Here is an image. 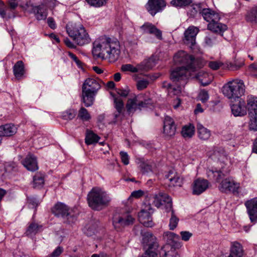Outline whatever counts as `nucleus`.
I'll list each match as a JSON object with an SVG mask.
<instances>
[{
	"label": "nucleus",
	"mask_w": 257,
	"mask_h": 257,
	"mask_svg": "<svg viewBox=\"0 0 257 257\" xmlns=\"http://www.w3.org/2000/svg\"><path fill=\"white\" fill-rule=\"evenodd\" d=\"M93 45L92 54L96 58L107 60L111 63L118 59L120 51L118 41L104 37L95 41Z\"/></svg>",
	"instance_id": "nucleus-1"
},
{
	"label": "nucleus",
	"mask_w": 257,
	"mask_h": 257,
	"mask_svg": "<svg viewBox=\"0 0 257 257\" xmlns=\"http://www.w3.org/2000/svg\"><path fill=\"white\" fill-rule=\"evenodd\" d=\"M100 87L98 79L90 77L85 80L82 87V99L86 107L93 104L94 98Z\"/></svg>",
	"instance_id": "nucleus-2"
},
{
	"label": "nucleus",
	"mask_w": 257,
	"mask_h": 257,
	"mask_svg": "<svg viewBox=\"0 0 257 257\" xmlns=\"http://www.w3.org/2000/svg\"><path fill=\"white\" fill-rule=\"evenodd\" d=\"M110 200L107 192L100 188H93L87 195L88 205L93 210L101 209L102 207L107 205Z\"/></svg>",
	"instance_id": "nucleus-3"
},
{
	"label": "nucleus",
	"mask_w": 257,
	"mask_h": 257,
	"mask_svg": "<svg viewBox=\"0 0 257 257\" xmlns=\"http://www.w3.org/2000/svg\"><path fill=\"white\" fill-rule=\"evenodd\" d=\"M176 64H182L184 67L191 70V71H197L204 65L203 61L199 59H195L191 55L188 54L184 51H179L176 53L173 58Z\"/></svg>",
	"instance_id": "nucleus-4"
},
{
	"label": "nucleus",
	"mask_w": 257,
	"mask_h": 257,
	"mask_svg": "<svg viewBox=\"0 0 257 257\" xmlns=\"http://www.w3.org/2000/svg\"><path fill=\"white\" fill-rule=\"evenodd\" d=\"M51 212L56 217L61 220L63 223L70 224L76 222L77 216L63 203L57 202L51 208Z\"/></svg>",
	"instance_id": "nucleus-5"
},
{
	"label": "nucleus",
	"mask_w": 257,
	"mask_h": 257,
	"mask_svg": "<svg viewBox=\"0 0 257 257\" xmlns=\"http://www.w3.org/2000/svg\"><path fill=\"white\" fill-rule=\"evenodd\" d=\"M222 91L229 99H238L244 94L245 85L241 80H233L225 84L222 87Z\"/></svg>",
	"instance_id": "nucleus-6"
},
{
	"label": "nucleus",
	"mask_w": 257,
	"mask_h": 257,
	"mask_svg": "<svg viewBox=\"0 0 257 257\" xmlns=\"http://www.w3.org/2000/svg\"><path fill=\"white\" fill-rule=\"evenodd\" d=\"M195 71L184 67H177L171 71L170 78L173 82H180V85L184 86L186 83L187 77Z\"/></svg>",
	"instance_id": "nucleus-7"
},
{
	"label": "nucleus",
	"mask_w": 257,
	"mask_h": 257,
	"mask_svg": "<svg viewBox=\"0 0 257 257\" xmlns=\"http://www.w3.org/2000/svg\"><path fill=\"white\" fill-rule=\"evenodd\" d=\"M202 6V4H196L194 5L193 9L196 12H199L201 14L204 20L208 22L209 23L216 21H219L220 18L217 13L211 9L204 8Z\"/></svg>",
	"instance_id": "nucleus-8"
},
{
	"label": "nucleus",
	"mask_w": 257,
	"mask_h": 257,
	"mask_svg": "<svg viewBox=\"0 0 257 257\" xmlns=\"http://www.w3.org/2000/svg\"><path fill=\"white\" fill-rule=\"evenodd\" d=\"M153 204L157 208L165 206L167 209L170 210L172 207L171 198L166 193L160 192L152 195Z\"/></svg>",
	"instance_id": "nucleus-9"
},
{
	"label": "nucleus",
	"mask_w": 257,
	"mask_h": 257,
	"mask_svg": "<svg viewBox=\"0 0 257 257\" xmlns=\"http://www.w3.org/2000/svg\"><path fill=\"white\" fill-rule=\"evenodd\" d=\"M199 31V28L191 26L185 30L183 39L184 43L192 49L196 44V37Z\"/></svg>",
	"instance_id": "nucleus-10"
},
{
	"label": "nucleus",
	"mask_w": 257,
	"mask_h": 257,
	"mask_svg": "<svg viewBox=\"0 0 257 257\" xmlns=\"http://www.w3.org/2000/svg\"><path fill=\"white\" fill-rule=\"evenodd\" d=\"M239 188V184L229 178L222 179L218 186V189L223 193L238 192Z\"/></svg>",
	"instance_id": "nucleus-11"
},
{
	"label": "nucleus",
	"mask_w": 257,
	"mask_h": 257,
	"mask_svg": "<svg viewBox=\"0 0 257 257\" xmlns=\"http://www.w3.org/2000/svg\"><path fill=\"white\" fill-rule=\"evenodd\" d=\"M150 100L140 101L138 100V96H135L133 98H130L127 100L126 108L129 114L133 113L138 109H141L142 108L146 107L149 103Z\"/></svg>",
	"instance_id": "nucleus-12"
},
{
	"label": "nucleus",
	"mask_w": 257,
	"mask_h": 257,
	"mask_svg": "<svg viewBox=\"0 0 257 257\" xmlns=\"http://www.w3.org/2000/svg\"><path fill=\"white\" fill-rule=\"evenodd\" d=\"M154 212V209L151 204H145L141 211L138 213V218L140 223L143 225L149 223L152 221L151 214Z\"/></svg>",
	"instance_id": "nucleus-13"
},
{
	"label": "nucleus",
	"mask_w": 257,
	"mask_h": 257,
	"mask_svg": "<svg viewBox=\"0 0 257 257\" xmlns=\"http://www.w3.org/2000/svg\"><path fill=\"white\" fill-rule=\"evenodd\" d=\"M165 7V0H149L146 4L147 10L153 16L161 11Z\"/></svg>",
	"instance_id": "nucleus-14"
},
{
	"label": "nucleus",
	"mask_w": 257,
	"mask_h": 257,
	"mask_svg": "<svg viewBox=\"0 0 257 257\" xmlns=\"http://www.w3.org/2000/svg\"><path fill=\"white\" fill-rule=\"evenodd\" d=\"M245 206L251 222L256 223L257 222V197L246 201Z\"/></svg>",
	"instance_id": "nucleus-15"
},
{
	"label": "nucleus",
	"mask_w": 257,
	"mask_h": 257,
	"mask_svg": "<svg viewBox=\"0 0 257 257\" xmlns=\"http://www.w3.org/2000/svg\"><path fill=\"white\" fill-rule=\"evenodd\" d=\"M164 134L167 137H172L176 132V125L174 119L169 116H166L164 120Z\"/></svg>",
	"instance_id": "nucleus-16"
},
{
	"label": "nucleus",
	"mask_w": 257,
	"mask_h": 257,
	"mask_svg": "<svg viewBox=\"0 0 257 257\" xmlns=\"http://www.w3.org/2000/svg\"><path fill=\"white\" fill-rule=\"evenodd\" d=\"M166 179L169 183L170 187H181L183 184V179L180 175L174 169L171 170L166 175Z\"/></svg>",
	"instance_id": "nucleus-17"
},
{
	"label": "nucleus",
	"mask_w": 257,
	"mask_h": 257,
	"mask_svg": "<svg viewBox=\"0 0 257 257\" xmlns=\"http://www.w3.org/2000/svg\"><path fill=\"white\" fill-rule=\"evenodd\" d=\"M209 182L204 179L199 178L195 180L192 184V194L199 195L204 192L209 187Z\"/></svg>",
	"instance_id": "nucleus-18"
},
{
	"label": "nucleus",
	"mask_w": 257,
	"mask_h": 257,
	"mask_svg": "<svg viewBox=\"0 0 257 257\" xmlns=\"http://www.w3.org/2000/svg\"><path fill=\"white\" fill-rule=\"evenodd\" d=\"M84 26L80 22H70L66 26V31L69 36L72 39L73 41L75 37L79 33L80 29Z\"/></svg>",
	"instance_id": "nucleus-19"
},
{
	"label": "nucleus",
	"mask_w": 257,
	"mask_h": 257,
	"mask_svg": "<svg viewBox=\"0 0 257 257\" xmlns=\"http://www.w3.org/2000/svg\"><path fill=\"white\" fill-rule=\"evenodd\" d=\"M231 111L235 116H242L246 114L247 107L243 100L238 101L231 105Z\"/></svg>",
	"instance_id": "nucleus-20"
},
{
	"label": "nucleus",
	"mask_w": 257,
	"mask_h": 257,
	"mask_svg": "<svg viewBox=\"0 0 257 257\" xmlns=\"http://www.w3.org/2000/svg\"><path fill=\"white\" fill-rule=\"evenodd\" d=\"M140 29L144 33H149L154 35L157 39L159 40L162 39V32L157 27L150 23H145L142 25Z\"/></svg>",
	"instance_id": "nucleus-21"
},
{
	"label": "nucleus",
	"mask_w": 257,
	"mask_h": 257,
	"mask_svg": "<svg viewBox=\"0 0 257 257\" xmlns=\"http://www.w3.org/2000/svg\"><path fill=\"white\" fill-rule=\"evenodd\" d=\"M76 37L74 42L79 46H83L89 43L90 42L89 35L85 28L83 26Z\"/></svg>",
	"instance_id": "nucleus-22"
},
{
	"label": "nucleus",
	"mask_w": 257,
	"mask_h": 257,
	"mask_svg": "<svg viewBox=\"0 0 257 257\" xmlns=\"http://www.w3.org/2000/svg\"><path fill=\"white\" fill-rule=\"evenodd\" d=\"M22 163L24 166L29 171L34 172L38 169L36 158L33 155H28L23 161Z\"/></svg>",
	"instance_id": "nucleus-23"
},
{
	"label": "nucleus",
	"mask_w": 257,
	"mask_h": 257,
	"mask_svg": "<svg viewBox=\"0 0 257 257\" xmlns=\"http://www.w3.org/2000/svg\"><path fill=\"white\" fill-rule=\"evenodd\" d=\"M218 21L212 22L208 24V29L211 31V33L221 34L227 30V26L219 23Z\"/></svg>",
	"instance_id": "nucleus-24"
},
{
	"label": "nucleus",
	"mask_w": 257,
	"mask_h": 257,
	"mask_svg": "<svg viewBox=\"0 0 257 257\" xmlns=\"http://www.w3.org/2000/svg\"><path fill=\"white\" fill-rule=\"evenodd\" d=\"M17 128L13 124H6L4 125L0 126V136L2 137H10L15 135L17 133Z\"/></svg>",
	"instance_id": "nucleus-25"
},
{
	"label": "nucleus",
	"mask_w": 257,
	"mask_h": 257,
	"mask_svg": "<svg viewBox=\"0 0 257 257\" xmlns=\"http://www.w3.org/2000/svg\"><path fill=\"white\" fill-rule=\"evenodd\" d=\"M135 219L130 214H126L121 217H116L113 219V224H121L123 225H130L135 223Z\"/></svg>",
	"instance_id": "nucleus-26"
},
{
	"label": "nucleus",
	"mask_w": 257,
	"mask_h": 257,
	"mask_svg": "<svg viewBox=\"0 0 257 257\" xmlns=\"http://www.w3.org/2000/svg\"><path fill=\"white\" fill-rule=\"evenodd\" d=\"M196 78L202 86H207L209 84L213 79L211 75H209L208 73L203 71L199 72L196 75Z\"/></svg>",
	"instance_id": "nucleus-27"
},
{
	"label": "nucleus",
	"mask_w": 257,
	"mask_h": 257,
	"mask_svg": "<svg viewBox=\"0 0 257 257\" xmlns=\"http://www.w3.org/2000/svg\"><path fill=\"white\" fill-rule=\"evenodd\" d=\"M246 107L248 113H257V97L253 95H248L246 98Z\"/></svg>",
	"instance_id": "nucleus-28"
},
{
	"label": "nucleus",
	"mask_w": 257,
	"mask_h": 257,
	"mask_svg": "<svg viewBox=\"0 0 257 257\" xmlns=\"http://www.w3.org/2000/svg\"><path fill=\"white\" fill-rule=\"evenodd\" d=\"M163 237L169 243H172L173 245L177 246L180 245L179 243L180 237L178 235L170 231H167L164 233Z\"/></svg>",
	"instance_id": "nucleus-29"
},
{
	"label": "nucleus",
	"mask_w": 257,
	"mask_h": 257,
	"mask_svg": "<svg viewBox=\"0 0 257 257\" xmlns=\"http://www.w3.org/2000/svg\"><path fill=\"white\" fill-rule=\"evenodd\" d=\"M243 253V250L241 245L239 242L234 241L231 243L230 254L228 257H233V255L237 257H241Z\"/></svg>",
	"instance_id": "nucleus-30"
},
{
	"label": "nucleus",
	"mask_w": 257,
	"mask_h": 257,
	"mask_svg": "<svg viewBox=\"0 0 257 257\" xmlns=\"http://www.w3.org/2000/svg\"><path fill=\"white\" fill-rule=\"evenodd\" d=\"M181 86L180 84V86L175 87L167 81H164L162 83V87L167 89L168 93L170 96L178 95L181 92Z\"/></svg>",
	"instance_id": "nucleus-31"
},
{
	"label": "nucleus",
	"mask_w": 257,
	"mask_h": 257,
	"mask_svg": "<svg viewBox=\"0 0 257 257\" xmlns=\"http://www.w3.org/2000/svg\"><path fill=\"white\" fill-rule=\"evenodd\" d=\"M197 130L198 137L200 139L206 141L209 139L211 136V132L207 128L204 127L201 123L197 124Z\"/></svg>",
	"instance_id": "nucleus-32"
},
{
	"label": "nucleus",
	"mask_w": 257,
	"mask_h": 257,
	"mask_svg": "<svg viewBox=\"0 0 257 257\" xmlns=\"http://www.w3.org/2000/svg\"><path fill=\"white\" fill-rule=\"evenodd\" d=\"M217 42V34L213 33H209L206 35L204 38L203 45L205 47H212Z\"/></svg>",
	"instance_id": "nucleus-33"
},
{
	"label": "nucleus",
	"mask_w": 257,
	"mask_h": 257,
	"mask_svg": "<svg viewBox=\"0 0 257 257\" xmlns=\"http://www.w3.org/2000/svg\"><path fill=\"white\" fill-rule=\"evenodd\" d=\"M207 177L220 183L222 179L224 178V175L220 171H213L208 170L206 172Z\"/></svg>",
	"instance_id": "nucleus-34"
},
{
	"label": "nucleus",
	"mask_w": 257,
	"mask_h": 257,
	"mask_svg": "<svg viewBox=\"0 0 257 257\" xmlns=\"http://www.w3.org/2000/svg\"><path fill=\"white\" fill-rule=\"evenodd\" d=\"M14 74L18 79L21 78L24 74V64L22 61H18L13 67Z\"/></svg>",
	"instance_id": "nucleus-35"
},
{
	"label": "nucleus",
	"mask_w": 257,
	"mask_h": 257,
	"mask_svg": "<svg viewBox=\"0 0 257 257\" xmlns=\"http://www.w3.org/2000/svg\"><path fill=\"white\" fill-rule=\"evenodd\" d=\"M245 19L247 22L257 23V6H253L247 11Z\"/></svg>",
	"instance_id": "nucleus-36"
},
{
	"label": "nucleus",
	"mask_w": 257,
	"mask_h": 257,
	"mask_svg": "<svg viewBox=\"0 0 257 257\" xmlns=\"http://www.w3.org/2000/svg\"><path fill=\"white\" fill-rule=\"evenodd\" d=\"M35 16L36 19L39 20H45L47 16V13L44 5H40L37 7L35 10Z\"/></svg>",
	"instance_id": "nucleus-37"
},
{
	"label": "nucleus",
	"mask_w": 257,
	"mask_h": 257,
	"mask_svg": "<svg viewBox=\"0 0 257 257\" xmlns=\"http://www.w3.org/2000/svg\"><path fill=\"white\" fill-rule=\"evenodd\" d=\"M44 184V175L40 172L33 177V186L35 188H41Z\"/></svg>",
	"instance_id": "nucleus-38"
},
{
	"label": "nucleus",
	"mask_w": 257,
	"mask_h": 257,
	"mask_svg": "<svg viewBox=\"0 0 257 257\" xmlns=\"http://www.w3.org/2000/svg\"><path fill=\"white\" fill-rule=\"evenodd\" d=\"M195 127L192 124L184 125L182 129L181 134L184 138H191L194 135Z\"/></svg>",
	"instance_id": "nucleus-39"
},
{
	"label": "nucleus",
	"mask_w": 257,
	"mask_h": 257,
	"mask_svg": "<svg viewBox=\"0 0 257 257\" xmlns=\"http://www.w3.org/2000/svg\"><path fill=\"white\" fill-rule=\"evenodd\" d=\"M137 163L143 174H149L152 172V166L148 162H145L142 159H138Z\"/></svg>",
	"instance_id": "nucleus-40"
},
{
	"label": "nucleus",
	"mask_w": 257,
	"mask_h": 257,
	"mask_svg": "<svg viewBox=\"0 0 257 257\" xmlns=\"http://www.w3.org/2000/svg\"><path fill=\"white\" fill-rule=\"evenodd\" d=\"M248 117L249 118V129L253 131H257V113H248Z\"/></svg>",
	"instance_id": "nucleus-41"
},
{
	"label": "nucleus",
	"mask_w": 257,
	"mask_h": 257,
	"mask_svg": "<svg viewBox=\"0 0 257 257\" xmlns=\"http://www.w3.org/2000/svg\"><path fill=\"white\" fill-rule=\"evenodd\" d=\"M77 117L83 121H87L91 119V115L86 108L81 107L78 111Z\"/></svg>",
	"instance_id": "nucleus-42"
},
{
	"label": "nucleus",
	"mask_w": 257,
	"mask_h": 257,
	"mask_svg": "<svg viewBox=\"0 0 257 257\" xmlns=\"http://www.w3.org/2000/svg\"><path fill=\"white\" fill-rule=\"evenodd\" d=\"M100 138L91 131L87 132L86 138L85 143L87 145H91L98 142Z\"/></svg>",
	"instance_id": "nucleus-43"
},
{
	"label": "nucleus",
	"mask_w": 257,
	"mask_h": 257,
	"mask_svg": "<svg viewBox=\"0 0 257 257\" xmlns=\"http://www.w3.org/2000/svg\"><path fill=\"white\" fill-rule=\"evenodd\" d=\"M141 66V65H138L137 67H134L131 64H126L121 66V70L123 72L129 71L132 73H136L142 69Z\"/></svg>",
	"instance_id": "nucleus-44"
},
{
	"label": "nucleus",
	"mask_w": 257,
	"mask_h": 257,
	"mask_svg": "<svg viewBox=\"0 0 257 257\" xmlns=\"http://www.w3.org/2000/svg\"><path fill=\"white\" fill-rule=\"evenodd\" d=\"M77 111L74 109H69L62 113V118L64 120H71L76 115Z\"/></svg>",
	"instance_id": "nucleus-45"
},
{
	"label": "nucleus",
	"mask_w": 257,
	"mask_h": 257,
	"mask_svg": "<svg viewBox=\"0 0 257 257\" xmlns=\"http://www.w3.org/2000/svg\"><path fill=\"white\" fill-rule=\"evenodd\" d=\"M244 64V60L243 59H237L233 62L230 63L229 67L231 70H236L242 67Z\"/></svg>",
	"instance_id": "nucleus-46"
},
{
	"label": "nucleus",
	"mask_w": 257,
	"mask_h": 257,
	"mask_svg": "<svg viewBox=\"0 0 257 257\" xmlns=\"http://www.w3.org/2000/svg\"><path fill=\"white\" fill-rule=\"evenodd\" d=\"M108 0H85L86 2L91 6L99 8L105 5Z\"/></svg>",
	"instance_id": "nucleus-47"
},
{
	"label": "nucleus",
	"mask_w": 257,
	"mask_h": 257,
	"mask_svg": "<svg viewBox=\"0 0 257 257\" xmlns=\"http://www.w3.org/2000/svg\"><path fill=\"white\" fill-rule=\"evenodd\" d=\"M191 2V0H172L171 4L175 7H183L190 5Z\"/></svg>",
	"instance_id": "nucleus-48"
},
{
	"label": "nucleus",
	"mask_w": 257,
	"mask_h": 257,
	"mask_svg": "<svg viewBox=\"0 0 257 257\" xmlns=\"http://www.w3.org/2000/svg\"><path fill=\"white\" fill-rule=\"evenodd\" d=\"M9 10V9L5 6L3 3H1V5H0V16L2 18L10 19L11 18V14L8 13Z\"/></svg>",
	"instance_id": "nucleus-49"
},
{
	"label": "nucleus",
	"mask_w": 257,
	"mask_h": 257,
	"mask_svg": "<svg viewBox=\"0 0 257 257\" xmlns=\"http://www.w3.org/2000/svg\"><path fill=\"white\" fill-rule=\"evenodd\" d=\"M114 107L119 113L123 112L124 109V104L122 100L120 98H115L114 99Z\"/></svg>",
	"instance_id": "nucleus-50"
},
{
	"label": "nucleus",
	"mask_w": 257,
	"mask_h": 257,
	"mask_svg": "<svg viewBox=\"0 0 257 257\" xmlns=\"http://www.w3.org/2000/svg\"><path fill=\"white\" fill-rule=\"evenodd\" d=\"M198 98L202 103L206 102L209 99L208 92L204 89L201 90L199 93Z\"/></svg>",
	"instance_id": "nucleus-51"
},
{
	"label": "nucleus",
	"mask_w": 257,
	"mask_h": 257,
	"mask_svg": "<svg viewBox=\"0 0 257 257\" xmlns=\"http://www.w3.org/2000/svg\"><path fill=\"white\" fill-rule=\"evenodd\" d=\"M123 116L124 115L123 112L119 113L117 111L116 113H114V114L113 115V120L109 122L108 123H115L118 122H121V120H122Z\"/></svg>",
	"instance_id": "nucleus-52"
},
{
	"label": "nucleus",
	"mask_w": 257,
	"mask_h": 257,
	"mask_svg": "<svg viewBox=\"0 0 257 257\" xmlns=\"http://www.w3.org/2000/svg\"><path fill=\"white\" fill-rule=\"evenodd\" d=\"M63 249L62 247H57L51 253L49 254L47 257H58L63 252Z\"/></svg>",
	"instance_id": "nucleus-53"
},
{
	"label": "nucleus",
	"mask_w": 257,
	"mask_h": 257,
	"mask_svg": "<svg viewBox=\"0 0 257 257\" xmlns=\"http://www.w3.org/2000/svg\"><path fill=\"white\" fill-rule=\"evenodd\" d=\"M20 6L24 10H26L27 9L32 7V3L31 0H22Z\"/></svg>",
	"instance_id": "nucleus-54"
},
{
	"label": "nucleus",
	"mask_w": 257,
	"mask_h": 257,
	"mask_svg": "<svg viewBox=\"0 0 257 257\" xmlns=\"http://www.w3.org/2000/svg\"><path fill=\"white\" fill-rule=\"evenodd\" d=\"M149 85V81L146 80H141L137 83V88L139 90H143L146 88Z\"/></svg>",
	"instance_id": "nucleus-55"
},
{
	"label": "nucleus",
	"mask_w": 257,
	"mask_h": 257,
	"mask_svg": "<svg viewBox=\"0 0 257 257\" xmlns=\"http://www.w3.org/2000/svg\"><path fill=\"white\" fill-rule=\"evenodd\" d=\"M120 156L122 162L125 165L129 164V157L127 154L124 152H120Z\"/></svg>",
	"instance_id": "nucleus-56"
},
{
	"label": "nucleus",
	"mask_w": 257,
	"mask_h": 257,
	"mask_svg": "<svg viewBox=\"0 0 257 257\" xmlns=\"http://www.w3.org/2000/svg\"><path fill=\"white\" fill-rule=\"evenodd\" d=\"M221 66V63L217 61H210L208 63V66L212 70L218 69Z\"/></svg>",
	"instance_id": "nucleus-57"
},
{
	"label": "nucleus",
	"mask_w": 257,
	"mask_h": 257,
	"mask_svg": "<svg viewBox=\"0 0 257 257\" xmlns=\"http://www.w3.org/2000/svg\"><path fill=\"white\" fill-rule=\"evenodd\" d=\"M162 257H179L177 252L174 249L165 252L164 255Z\"/></svg>",
	"instance_id": "nucleus-58"
},
{
	"label": "nucleus",
	"mask_w": 257,
	"mask_h": 257,
	"mask_svg": "<svg viewBox=\"0 0 257 257\" xmlns=\"http://www.w3.org/2000/svg\"><path fill=\"white\" fill-rule=\"evenodd\" d=\"M116 92L120 96L125 97L128 95L130 89L127 87L125 89H118Z\"/></svg>",
	"instance_id": "nucleus-59"
},
{
	"label": "nucleus",
	"mask_w": 257,
	"mask_h": 257,
	"mask_svg": "<svg viewBox=\"0 0 257 257\" xmlns=\"http://www.w3.org/2000/svg\"><path fill=\"white\" fill-rule=\"evenodd\" d=\"M38 230V226H29V227L26 231L27 235L32 234H36Z\"/></svg>",
	"instance_id": "nucleus-60"
},
{
	"label": "nucleus",
	"mask_w": 257,
	"mask_h": 257,
	"mask_svg": "<svg viewBox=\"0 0 257 257\" xmlns=\"http://www.w3.org/2000/svg\"><path fill=\"white\" fill-rule=\"evenodd\" d=\"M180 234L182 239L184 241L189 240V238L192 235V234L188 231H181Z\"/></svg>",
	"instance_id": "nucleus-61"
},
{
	"label": "nucleus",
	"mask_w": 257,
	"mask_h": 257,
	"mask_svg": "<svg viewBox=\"0 0 257 257\" xmlns=\"http://www.w3.org/2000/svg\"><path fill=\"white\" fill-rule=\"evenodd\" d=\"M214 155L215 157L219 159L222 156H224V151L222 149L216 148L214 151Z\"/></svg>",
	"instance_id": "nucleus-62"
},
{
	"label": "nucleus",
	"mask_w": 257,
	"mask_h": 257,
	"mask_svg": "<svg viewBox=\"0 0 257 257\" xmlns=\"http://www.w3.org/2000/svg\"><path fill=\"white\" fill-rule=\"evenodd\" d=\"M179 222V218L174 214V211H172V215L170 219V225H177Z\"/></svg>",
	"instance_id": "nucleus-63"
},
{
	"label": "nucleus",
	"mask_w": 257,
	"mask_h": 257,
	"mask_svg": "<svg viewBox=\"0 0 257 257\" xmlns=\"http://www.w3.org/2000/svg\"><path fill=\"white\" fill-rule=\"evenodd\" d=\"M68 55L76 63L78 66H81V62L75 55H74L73 53L71 52H69Z\"/></svg>",
	"instance_id": "nucleus-64"
}]
</instances>
